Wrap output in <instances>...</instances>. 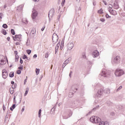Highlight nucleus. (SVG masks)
<instances>
[{
  "label": "nucleus",
  "instance_id": "nucleus-1",
  "mask_svg": "<svg viewBox=\"0 0 125 125\" xmlns=\"http://www.w3.org/2000/svg\"><path fill=\"white\" fill-rule=\"evenodd\" d=\"M89 120L91 123H95V124H97L101 122V119L97 116L91 117Z\"/></svg>",
  "mask_w": 125,
  "mask_h": 125
},
{
  "label": "nucleus",
  "instance_id": "nucleus-2",
  "mask_svg": "<svg viewBox=\"0 0 125 125\" xmlns=\"http://www.w3.org/2000/svg\"><path fill=\"white\" fill-rule=\"evenodd\" d=\"M125 72L124 70L119 69H116L115 72V75L116 77H121V76H123Z\"/></svg>",
  "mask_w": 125,
  "mask_h": 125
},
{
  "label": "nucleus",
  "instance_id": "nucleus-3",
  "mask_svg": "<svg viewBox=\"0 0 125 125\" xmlns=\"http://www.w3.org/2000/svg\"><path fill=\"white\" fill-rule=\"evenodd\" d=\"M59 40V37H58V35L56 33H54L52 36V42H54V44H56Z\"/></svg>",
  "mask_w": 125,
  "mask_h": 125
},
{
  "label": "nucleus",
  "instance_id": "nucleus-4",
  "mask_svg": "<svg viewBox=\"0 0 125 125\" xmlns=\"http://www.w3.org/2000/svg\"><path fill=\"white\" fill-rule=\"evenodd\" d=\"M72 115H73V112L71 110H70L68 112V113H64L62 116L63 119L64 120H67V119H69L70 117H72Z\"/></svg>",
  "mask_w": 125,
  "mask_h": 125
},
{
  "label": "nucleus",
  "instance_id": "nucleus-5",
  "mask_svg": "<svg viewBox=\"0 0 125 125\" xmlns=\"http://www.w3.org/2000/svg\"><path fill=\"white\" fill-rule=\"evenodd\" d=\"M54 13H55V11H54V9L53 8L51 9L49 11L48 17L49 21H50L51 19H52V17H53V16L54 15Z\"/></svg>",
  "mask_w": 125,
  "mask_h": 125
},
{
  "label": "nucleus",
  "instance_id": "nucleus-6",
  "mask_svg": "<svg viewBox=\"0 0 125 125\" xmlns=\"http://www.w3.org/2000/svg\"><path fill=\"white\" fill-rule=\"evenodd\" d=\"M103 93H104V89L101 88L98 90V92L96 94V97H101L103 95Z\"/></svg>",
  "mask_w": 125,
  "mask_h": 125
},
{
  "label": "nucleus",
  "instance_id": "nucleus-7",
  "mask_svg": "<svg viewBox=\"0 0 125 125\" xmlns=\"http://www.w3.org/2000/svg\"><path fill=\"white\" fill-rule=\"evenodd\" d=\"M38 11H37L36 10L33 9L31 15V17L33 20H35V19H36V18L38 16Z\"/></svg>",
  "mask_w": 125,
  "mask_h": 125
},
{
  "label": "nucleus",
  "instance_id": "nucleus-8",
  "mask_svg": "<svg viewBox=\"0 0 125 125\" xmlns=\"http://www.w3.org/2000/svg\"><path fill=\"white\" fill-rule=\"evenodd\" d=\"M2 76L3 79H6L8 77V72L6 69H3L2 71Z\"/></svg>",
  "mask_w": 125,
  "mask_h": 125
},
{
  "label": "nucleus",
  "instance_id": "nucleus-9",
  "mask_svg": "<svg viewBox=\"0 0 125 125\" xmlns=\"http://www.w3.org/2000/svg\"><path fill=\"white\" fill-rule=\"evenodd\" d=\"M92 55L94 58H96L99 56V52L96 50L92 52Z\"/></svg>",
  "mask_w": 125,
  "mask_h": 125
},
{
  "label": "nucleus",
  "instance_id": "nucleus-10",
  "mask_svg": "<svg viewBox=\"0 0 125 125\" xmlns=\"http://www.w3.org/2000/svg\"><path fill=\"white\" fill-rule=\"evenodd\" d=\"M121 61V58L119 56H117L114 59V62H115L116 64L120 63Z\"/></svg>",
  "mask_w": 125,
  "mask_h": 125
},
{
  "label": "nucleus",
  "instance_id": "nucleus-11",
  "mask_svg": "<svg viewBox=\"0 0 125 125\" xmlns=\"http://www.w3.org/2000/svg\"><path fill=\"white\" fill-rule=\"evenodd\" d=\"M67 45L68 50H71L74 47V43H68Z\"/></svg>",
  "mask_w": 125,
  "mask_h": 125
},
{
  "label": "nucleus",
  "instance_id": "nucleus-12",
  "mask_svg": "<svg viewBox=\"0 0 125 125\" xmlns=\"http://www.w3.org/2000/svg\"><path fill=\"white\" fill-rule=\"evenodd\" d=\"M119 8L120 6L119 5V4L117 1H115L113 5V8H114V9H119Z\"/></svg>",
  "mask_w": 125,
  "mask_h": 125
},
{
  "label": "nucleus",
  "instance_id": "nucleus-13",
  "mask_svg": "<svg viewBox=\"0 0 125 125\" xmlns=\"http://www.w3.org/2000/svg\"><path fill=\"white\" fill-rule=\"evenodd\" d=\"M15 39H16L17 41L18 42H21V39H22L21 34L20 35H15Z\"/></svg>",
  "mask_w": 125,
  "mask_h": 125
},
{
  "label": "nucleus",
  "instance_id": "nucleus-14",
  "mask_svg": "<svg viewBox=\"0 0 125 125\" xmlns=\"http://www.w3.org/2000/svg\"><path fill=\"white\" fill-rule=\"evenodd\" d=\"M23 6H24L23 5H20L19 6L17 9V11H22V10H23Z\"/></svg>",
  "mask_w": 125,
  "mask_h": 125
},
{
  "label": "nucleus",
  "instance_id": "nucleus-15",
  "mask_svg": "<svg viewBox=\"0 0 125 125\" xmlns=\"http://www.w3.org/2000/svg\"><path fill=\"white\" fill-rule=\"evenodd\" d=\"M101 76L104 77V78H107V77H108V76H107V72L105 71H103L102 72Z\"/></svg>",
  "mask_w": 125,
  "mask_h": 125
},
{
  "label": "nucleus",
  "instance_id": "nucleus-16",
  "mask_svg": "<svg viewBox=\"0 0 125 125\" xmlns=\"http://www.w3.org/2000/svg\"><path fill=\"white\" fill-rule=\"evenodd\" d=\"M5 61L4 60L0 58V65H4Z\"/></svg>",
  "mask_w": 125,
  "mask_h": 125
},
{
  "label": "nucleus",
  "instance_id": "nucleus-17",
  "mask_svg": "<svg viewBox=\"0 0 125 125\" xmlns=\"http://www.w3.org/2000/svg\"><path fill=\"white\" fill-rule=\"evenodd\" d=\"M15 108H16V104H12L11 107L10 108V110L11 111H13V110H14Z\"/></svg>",
  "mask_w": 125,
  "mask_h": 125
},
{
  "label": "nucleus",
  "instance_id": "nucleus-18",
  "mask_svg": "<svg viewBox=\"0 0 125 125\" xmlns=\"http://www.w3.org/2000/svg\"><path fill=\"white\" fill-rule=\"evenodd\" d=\"M19 102L18 103V104H20V103H21V101L22 100V94H20V95H19Z\"/></svg>",
  "mask_w": 125,
  "mask_h": 125
},
{
  "label": "nucleus",
  "instance_id": "nucleus-19",
  "mask_svg": "<svg viewBox=\"0 0 125 125\" xmlns=\"http://www.w3.org/2000/svg\"><path fill=\"white\" fill-rule=\"evenodd\" d=\"M14 87H13V85H12V89L11 88H10V92L11 94H13L14 93Z\"/></svg>",
  "mask_w": 125,
  "mask_h": 125
},
{
  "label": "nucleus",
  "instance_id": "nucleus-20",
  "mask_svg": "<svg viewBox=\"0 0 125 125\" xmlns=\"http://www.w3.org/2000/svg\"><path fill=\"white\" fill-rule=\"evenodd\" d=\"M1 33H2V34H3V35H4V36H6V34H7V33L6 32V30H5V29H2V31H1Z\"/></svg>",
  "mask_w": 125,
  "mask_h": 125
},
{
  "label": "nucleus",
  "instance_id": "nucleus-21",
  "mask_svg": "<svg viewBox=\"0 0 125 125\" xmlns=\"http://www.w3.org/2000/svg\"><path fill=\"white\" fill-rule=\"evenodd\" d=\"M106 104L108 105V106H113V103L111 102V101H107L106 102Z\"/></svg>",
  "mask_w": 125,
  "mask_h": 125
},
{
  "label": "nucleus",
  "instance_id": "nucleus-22",
  "mask_svg": "<svg viewBox=\"0 0 125 125\" xmlns=\"http://www.w3.org/2000/svg\"><path fill=\"white\" fill-rule=\"evenodd\" d=\"M69 61H70V58L67 59L66 60L64 61V62H63V64H64L65 66H66L67 64L69 63Z\"/></svg>",
  "mask_w": 125,
  "mask_h": 125
},
{
  "label": "nucleus",
  "instance_id": "nucleus-23",
  "mask_svg": "<svg viewBox=\"0 0 125 125\" xmlns=\"http://www.w3.org/2000/svg\"><path fill=\"white\" fill-rule=\"evenodd\" d=\"M73 96H74V93L70 92L68 94V97H69V98H72Z\"/></svg>",
  "mask_w": 125,
  "mask_h": 125
},
{
  "label": "nucleus",
  "instance_id": "nucleus-24",
  "mask_svg": "<svg viewBox=\"0 0 125 125\" xmlns=\"http://www.w3.org/2000/svg\"><path fill=\"white\" fill-rule=\"evenodd\" d=\"M31 34L32 35H35L36 34V28H33L31 31Z\"/></svg>",
  "mask_w": 125,
  "mask_h": 125
},
{
  "label": "nucleus",
  "instance_id": "nucleus-25",
  "mask_svg": "<svg viewBox=\"0 0 125 125\" xmlns=\"http://www.w3.org/2000/svg\"><path fill=\"white\" fill-rule=\"evenodd\" d=\"M10 78H13L14 77V72H11L9 74Z\"/></svg>",
  "mask_w": 125,
  "mask_h": 125
},
{
  "label": "nucleus",
  "instance_id": "nucleus-26",
  "mask_svg": "<svg viewBox=\"0 0 125 125\" xmlns=\"http://www.w3.org/2000/svg\"><path fill=\"white\" fill-rule=\"evenodd\" d=\"M98 13L99 14H103V9L101 8L100 10H98Z\"/></svg>",
  "mask_w": 125,
  "mask_h": 125
},
{
  "label": "nucleus",
  "instance_id": "nucleus-27",
  "mask_svg": "<svg viewBox=\"0 0 125 125\" xmlns=\"http://www.w3.org/2000/svg\"><path fill=\"white\" fill-rule=\"evenodd\" d=\"M28 92H29V87H27L26 88L25 92L24 94V96H26L27 95V94H28Z\"/></svg>",
  "mask_w": 125,
  "mask_h": 125
},
{
  "label": "nucleus",
  "instance_id": "nucleus-28",
  "mask_svg": "<svg viewBox=\"0 0 125 125\" xmlns=\"http://www.w3.org/2000/svg\"><path fill=\"white\" fill-rule=\"evenodd\" d=\"M71 89H72V90H73L74 92H77V91L78 90V88H75L74 86H73L71 87Z\"/></svg>",
  "mask_w": 125,
  "mask_h": 125
},
{
  "label": "nucleus",
  "instance_id": "nucleus-29",
  "mask_svg": "<svg viewBox=\"0 0 125 125\" xmlns=\"http://www.w3.org/2000/svg\"><path fill=\"white\" fill-rule=\"evenodd\" d=\"M116 13H117V12L114 10H112L111 12H110V14L112 15H116Z\"/></svg>",
  "mask_w": 125,
  "mask_h": 125
},
{
  "label": "nucleus",
  "instance_id": "nucleus-30",
  "mask_svg": "<svg viewBox=\"0 0 125 125\" xmlns=\"http://www.w3.org/2000/svg\"><path fill=\"white\" fill-rule=\"evenodd\" d=\"M2 28H4V29H7L8 28V25L7 24L4 23L2 26Z\"/></svg>",
  "mask_w": 125,
  "mask_h": 125
},
{
  "label": "nucleus",
  "instance_id": "nucleus-31",
  "mask_svg": "<svg viewBox=\"0 0 125 125\" xmlns=\"http://www.w3.org/2000/svg\"><path fill=\"white\" fill-rule=\"evenodd\" d=\"M35 72L37 75H39L40 74V69L36 68Z\"/></svg>",
  "mask_w": 125,
  "mask_h": 125
},
{
  "label": "nucleus",
  "instance_id": "nucleus-32",
  "mask_svg": "<svg viewBox=\"0 0 125 125\" xmlns=\"http://www.w3.org/2000/svg\"><path fill=\"white\" fill-rule=\"evenodd\" d=\"M41 116H42V109H39V112H38L39 118H41Z\"/></svg>",
  "mask_w": 125,
  "mask_h": 125
},
{
  "label": "nucleus",
  "instance_id": "nucleus-33",
  "mask_svg": "<svg viewBox=\"0 0 125 125\" xmlns=\"http://www.w3.org/2000/svg\"><path fill=\"white\" fill-rule=\"evenodd\" d=\"M105 91L104 93H106V94H109V93H110V89H105Z\"/></svg>",
  "mask_w": 125,
  "mask_h": 125
},
{
  "label": "nucleus",
  "instance_id": "nucleus-34",
  "mask_svg": "<svg viewBox=\"0 0 125 125\" xmlns=\"http://www.w3.org/2000/svg\"><path fill=\"white\" fill-rule=\"evenodd\" d=\"M11 33L13 36H14L15 35V30L13 29H11Z\"/></svg>",
  "mask_w": 125,
  "mask_h": 125
},
{
  "label": "nucleus",
  "instance_id": "nucleus-35",
  "mask_svg": "<svg viewBox=\"0 0 125 125\" xmlns=\"http://www.w3.org/2000/svg\"><path fill=\"white\" fill-rule=\"evenodd\" d=\"M19 70H21V71H23V65L20 64V67H18Z\"/></svg>",
  "mask_w": 125,
  "mask_h": 125
},
{
  "label": "nucleus",
  "instance_id": "nucleus-36",
  "mask_svg": "<svg viewBox=\"0 0 125 125\" xmlns=\"http://www.w3.org/2000/svg\"><path fill=\"white\" fill-rule=\"evenodd\" d=\"M26 53H27V54H28V55H30V54H31V53H32V50L30 49L26 50Z\"/></svg>",
  "mask_w": 125,
  "mask_h": 125
},
{
  "label": "nucleus",
  "instance_id": "nucleus-37",
  "mask_svg": "<svg viewBox=\"0 0 125 125\" xmlns=\"http://www.w3.org/2000/svg\"><path fill=\"white\" fill-rule=\"evenodd\" d=\"M22 59H27V60H29V59H28V57H27V55H26L25 54L23 55V56L22 57Z\"/></svg>",
  "mask_w": 125,
  "mask_h": 125
},
{
  "label": "nucleus",
  "instance_id": "nucleus-38",
  "mask_svg": "<svg viewBox=\"0 0 125 125\" xmlns=\"http://www.w3.org/2000/svg\"><path fill=\"white\" fill-rule=\"evenodd\" d=\"M13 102H14V103H15V104H16V103H17L16 96H15V95L14 96Z\"/></svg>",
  "mask_w": 125,
  "mask_h": 125
},
{
  "label": "nucleus",
  "instance_id": "nucleus-39",
  "mask_svg": "<svg viewBox=\"0 0 125 125\" xmlns=\"http://www.w3.org/2000/svg\"><path fill=\"white\" fill-rule=\"evenodd\" d=\"M15 59H16V62H18V59H19V55H15Z\"/></svg>",
  "mask_w": 125,
  "mask_h": 125
},
{
  "label": "nucleus",
  "instance_id": "nucleus-40",
  "mask_svg": "<svg viewBox=\"0 0 125 125\" xmlns=\"http://www.w3.org/2000/svg\"><path fill=\"white\" fill-rule=\"evenodd\" d=\"M87 63H88L89 67H91L92 66V63H91V62H90V61H88Z\"/></svg>",
  "mask_w": 125,
  "mask_h": 125
},
{
  "label": "nucleus",
  "instance_id": "nucleus-41",
  "mask_svg": "<svg viewBox=\"0 0 125 125\" xmlns=\"http://www.w3.org/2000/svg\"><path fill=\"white\" fill-rule=\"evenodd\" d=\"M26 44L27 46L30 45V40H29V39H27Z\"/></svg>",
  "mask_w": 125,
  "mask_h": 125
},
{
  "label": "nucleus",
  "instance_id": "nucleus-42",
  "mask_svg": "<svg viewBox=\"0 0 125 125\" xmlns=\"http://www.w3.org/2000/svg\"><path fill=\"white\" fill-rule=\"evenodd\" d=\"M21 73H22V71H21V70L19 69L17 71V74L18 75H20V74H21Z\"/></svg>",
  "mask_w": 125,
  "mask_h": 125
},
{
  "label": "nucleus",
  "instance_id": "nucleus-43",
  "mask_svg": "<svg viewBox=\"0 0 125 125\" xmlns=\"http://www.w3.org/2000/svg\"><path fill=\"white\" fill-rule=\"evenodd\" d=\"M66 2V0H62V6H64L65 4V2Z\"/></svg>",
  "mask_w": 125,
  "mask_h": 125
},
{
  "label": "nucleus",
  "instance_id": "nucleus-44",
  "mask_svg": "<svg viewBox=\"0 0 125 125\" xmlns=\"http://www.w3.org/2000/svg\"><path fill=\"white\" fill-rule=\"evenodd\" d=\"M102 124H103V125H109V123H108L107 121H106L105 122H103Z\"/></svg>",
  "mask_w": 125,
  "mask_h": 125
},
{
  "label": "nucleus",
  "instance_id": "nucleus-45",
  "mask_svg": "<svg viewBox=\"0 0 125 125\" xmlns=\"http://www.w3.org/2000/svg\"><path fill=\"white\" fill-rule=\"evenodd\" d=\"M61 41L60 40L58 42V43H57V44L56 45V46H57V47L59 48V46H60V43H61Z\"/></svg>",
  "mask_w": 125,
  "mask_h": 125
},
{
  "label": "nucleus",
  "instance_id": "nucleus-46",
  "mask_svg": "<svg viewBox=\"0 0 125 125\" xmlns=\"http://www.w3.org/2000/svg\"><path fill=\"white\" fill-rule=\"evenodd\" d=\"M100 21H101V22H105V19H104V18H101V19H100Z\"/></svg>",
  "mask_w": 125,
  "mask_h": 125
},
{
  "label": "nucleus",
  "instance_id": "nucleus-47",
  "mask_svg": "<svg viewBox=\"0 0 125 125\" xmlns=\"http://www.w3.org/2000/svg\"><path fill=\"white\" fill-rule=\"evenodd\" d=\"M105 17L107 18V19H109V18H111V16H109L108 14H106L105 15Z\"/></svg>",
  "mask_w": 125,
  "mask_h": 125
},
{
  "label": "nucleus",
  "instance_id": "nucleus-48",
  "mask_svg": "<svg viewBox=\"0 0 125 125\" xmlns=\"http://www.w3.org/2000/svg\"><path fill=\"white\" fill-rule=\"evenodd\" d=\"M59 48H58V47H57V46H56V47H55V54H56V53H57V51H58V49H59Z\"/></svg>",
  "mask_w": 125,
  "mask_h": 125
},
{
  "label": "nucleus",
  "instance_id": "nucleus-49",
  "mask_svg": "<svg viewBox=\"0 0 125 125\" xmlns=\"http://www.w3.org/2000/svg\"><path fill=\"white\" fill-rule=\"evenodd\" d=\"M119 110H123L124 109V106L122 105H120L119 106H118Z\"/></svg>",
  "mask_w": 125,
  "mask_h": 125
},
{
  "label": "nucleus",
  "instance_id": "nucleus-50",
  "mask_svg": "<svg viewBox=\"0 0 125 125\" xmlns=\"http://www.w3.org/2000/svg\"><path fill=\"white\" fill-rule=\"evenodd\" d=\"M99 108V105H97L96 107H94L92 111H95L97 109H98Z\"/></svg>",
  "mask_w": 125,
  "mask_h": 125
},
{
  "label": "nucleus",
  "instance_id": "nucleus-51",
  "mask_svg": "<svg viewBox=\"0 0 125 125\" xmlns=\"http://www.w3.org/2000/svg\"><path fill=\"white\" fill-rule=\"evenodd\" d=\"M123 88V86H120L119 87V88L117 89L116 91H119V90H120V89H122Z\"/></svg>",
  "mask_w": 125,
  "mask_h": 125
},
{
  "label": "nucleus",
  "instance_id": "nucleus-52",
  "mask_svg": "<svg viewBox=\"0 0 125 125\" xmlns=\"http://www.w3.org/2000/svg\"><path fill=\"white\" fill-rule=\"evenodd\" d=\"M71 103H72V105H75V99H73L71 102Z\"/></svg>",
  "mask_w": 125,
  "mask_h": 125
},
{
  "label": "nucleus",
  "instance_id": "nucleus-53",
  "mask_svg": "<svg viewBox=\"0 0 125 125\" xmlns=\"http://www.w3.org/2000/svg\"><path fill=\"white\" fill-rule=\"evenodd\" d=\"M48 56H49L48 53H46L45 54V58H48Z\"/></svg>",
  "mask_w": 125,
  "mask_h": 125
},
{
  "label": "nucleus",
  "instance_id": "nucleus-54",
  "mask_svg": "<svg viewBox=\"0 0 125 125\" xmlns=\"http://www.w3.org/2000/svg\"><path fill=\"white\" fill-rule=\"evenodd\" d=\"M108 6H109V8H111V9L113 8V5H112L111 4H109Z\"/></svg>",
  "mask_w": 125,
  "mask_h": 125
},
{
  "label": "nucleus",
  "instance_id": "nucleus-55",
  "mask_svg": "<svg viewBox=\"0 0 125 125\" xmlns=\"http://www.w3.org/2000/svg\"><path fill=\"white\" fill-rule=\"evenodd\" d=\"M61 45H62V46H64V40H63L62 41Z\"/></svg>",
  "mask_w": 125,
  "mask_h": 125
},
{
  "label": "nucleus",
  "instance_id": "nucleus-56",
  "mask_svg": "<svg viewBox=\"0 0 125 125\" xmlns=\"http://www.w3.org/2000/svg\"><path fill=\"white\" fill-rule=\"evenodd\" d=\"M103 2L105 5H108V3L106 2V1L103 0Z\"/></svg>",
  "mask_w": 125,
  "mask_h": 125
},
{
  "label": "nucleus",
  "instance_id": "nucleus-57",
  "mask_svg": "<svg viewBox=\"0 0 125 125\" xmlns=\"http://www.w3.org/2000/svg\"><path fill=\"white\" fill-rule=\"evenodd\" d=\"M37 57H38V55L37 54H34L33 56V58H34V59H36Z\"/></svg>",
  "mask_w": 125,
  "mask_h": 125
},
{
  "label": "nucleus",
  "instance_id": "nucleus-58",
  "mask_svg": "<svg viewBox=\"0 0 125 125\" xmlns=\"http://www.w3.org/2000/svg\"><path fill=\"white\" fill-rule=\"evenodd\" d=\"M83 58L84 59H85V58H86V56H85V54H83Z\"/></svg>",
  "mask_w": 125,
  "mask_h": 125
},
{
  "label": "nucleus",
  "instance_id": "nucleus-59",
  "mask_svg": "<svg viewBox=\"0 0 125 125\" xmlns=\"http://www.w3.org/2000/svg\"><path fill=\"white\" fill-rule=\"evenodd\" d=\"M20 62L21 63V64H22L23 63V60H22L21 58H20Z\"/></svg>",
  "mask_w": 125,
  "mask_h": 125
},
{
  "label": "nucleus",
  "instance_id": "nucleus-60",
  "mask_svg": "<svg viewBox=\"0 0 125 125\" xmlns=\"http://www.w3.org/2000/svg\"><path fill=\"white\" fill-rule=\"evenodd\" d=\"M27 78L28 77H26V79H25L24 81V84H26V83H27Z\"/></svg>",
  "mask_w": 125,
  "mask_h": 125
},
{
  "label": "nucleus",
  "instance_id": "nucleus-61",
  "mask_svg": "<svg viewBox=\"0 0 125 125\" xmlns=\"http://www.w3.org/2000/svg\"><path fill=\"white\" fill-rule=\"evenodd\" d=\"M12 38L15 42H16V41H17V40H16V38H15V36H12Z\"/></svg>",
  "mask_w": 125,
  "mask_h": 125
},
{
  "label": "nucleus",
  "instance_id": "nucleus-62",
  "mask_svg": "<svg viewBox=\"0 0 125 125\" xmlns=\"http://www.w3.org/2000/svg\"><path fill=\"white\" fill-rule=\"evenodd\" d=\"M14 88H16L17 87V84L15 83V84H14Z\"/></svg>",
  "mask_w": 125,
  "mask_h": 125
},
{
  "label": "nucleus",
  "instance_id": "nucleus-63",
  "mask_svg": "<svg viewBox=\"0 0 125 125\" xmlns=\"http://www.w3.org/2000/svg\"><path fill=\"white\" fill-rule=\"evenodd\" d=\"M14 53L16 54L15 55H18V52L17 51H14Z\"/></svg>",
  "mask_w": 125,
  "mask_h": 125
},
{
  "label": "nucleus",
  "instance_id": "nucleus-64",
  "mask_svg": "<svg viewBox=\"0 0 125 125\" xmlns=\"http://www.w3.org/2000/svg\"><path fill=\"white\" fill-rule=\"evenodd\" d=\"M3 110L5 111V106H4V104L3 105Z\"/></svg>",
  "mask_w": 125,
  "mask_h": 125
}]
</instances>
